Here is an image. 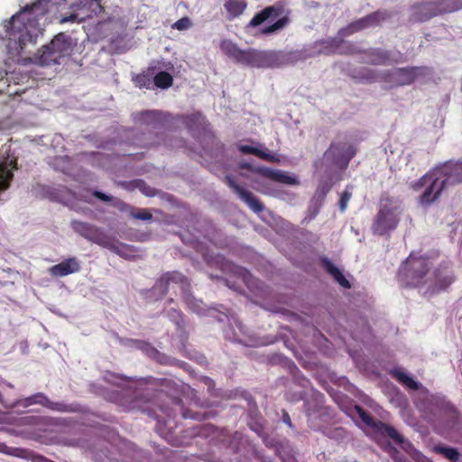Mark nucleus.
I'll list each match as a JSON object with an SVG mask.
<instances>
[{
	"label": "nucleus",
	"instance_id": "13",
	"mask_svg": "<svg viewBox=\"0 0 462 462\" xmlns=\"http://www.w3.org/2000/svg\"><path fill=\"white\" fill-rule=\"evenodd\" d=\"M326 154L331 156L336 164L346 169L356 154V147L346 141H337L330 144Z\"/></svg>",
	"mask_w": 462,
	"mask_h": 462
},
{
	"label": "nucleus",
	"instance_id": "50",
	"mask_svg": "<svg viewBox=\"0 0 462 462\" xmlns=\"http://www.w3.org/2000/svg\"><path fill=\"white\" fill-rule=\"evenodd\" d=\"M236 324V327L239 328L240 332L242 334H244L245 333L244 332V326L242 325V323L237 321Z\"/></svg>",
	"mask_w": 462,
	"mask_h": 462
},
{
	"label": "nucleus",
	"instance_id": "28",
	"mask_svg": "<svg viewBox=\"0 0 462 462\" xmlns=\"http://www.w3.org/2000/svg\"><path fill=\"white\" fill-rule=\"evenodd\" d=\"M92 195L95 198H97V199H99L101 201H104V202H112V201H114L113 205L115 207H116L122 212L128 213L129 216H131L132 212H134V207H133V206L124 202L121 199H114L112 196L106 195L104 192H101V191H98V190H94Z\"/></svg>",
	"mask_w": 462,
	"mask_h": 462
},
{
	"label": "nucleus",
	"instance_id": "16",
	"mask_svg": "<svg viewBox=\"0 0 462 462\" xmlns=\"http://www.w3.org/2000/svg\"><path fill=\"white\" fill-rule=\"evenodd\" d=\"M225 183L232 189V190L239 196V198L248 205V207L255 213L263 211V205L262 202L249 190L245 189L238 185L231 175L225 177Z\"/></svg>",
	"mask_w": 462,
	"mask_h": 462
},
{
	"label": "nucleus",
	"instance_id": "3",
	"mask_svg": "<svg viewBox=\"0 0 462 462\" xmlns=\"http://www.w3.org/2000/svg\"><path fill=\"white\" fill-rule=\"evenodd\" d=\"M304 57L299 51H259L247 49L240 64L251 68H280L294 65Z\"/></svg>",
	"mask_w": 462,
	"mask_h": 462
},
{
	"label": "nucleus",
	"instance_id": "2",
	"mask_svg": "<svg viewBox=\"0 0 462 462\" xmlns=\"http://www.w3.org/2000/svg\"><path fill=\"white\" fill-rule=\"evenodd\" d=\"M124 403L125 411L138 410L142 412L147 413L149 416L157 420L155 430L160 436L171 442L172 445H178L173 437V430L177 428L175 420V414L170 408L158 407L161 414H158L149 400H144L142 397H127Z\"/></svg>",
	"mask_w": 462,
	"mask_h": 462
},
{
	"label": "nucleus",
	"instance_id": "49",
	"mask_svg": "<svg viewBox=\"0 0 462 462\" xmlns=\"http://www.w3.org/2000/svg\"><path fill=\"white\" fill-rule=\"evenodd\" d=\"M205 383L208 386V387H211L214 385V381L208 377H207L205 379Z\"/></svg>",
	"mask_w": 462,
	"mask_h": 462
},
{
	"label": "nucleus",
	"instance_id": "36",
	"mask_svg": "<svg viewBox=\"0 0 462 462\" xmlns=\"http://www.w3.org/2000/svg\"><path fill=\"white\" fill-rule=\"evenodd\" d=\"M152 81V71H143L134 78V84L140 88H150Z\"/></svg>",
	"mask_w": 462,
	"mask_h": 462
},
{
	"label": "nucleus",
	"instance_id": "47",
	"mask_svg": "<svg viewBox=\"0 0 462 462\" xmlns=\"http://www.w3.org/2000/svg\"><path fill=\"white\" fill-rule=\"evenodd\" d=\"M240 168H241V169H245V170H248V171H253V172L257 173V172L255 171V170H256L257 168H254V167H253L250 163H248V162H242V163H240Z\"/></svg>",
	"mask_w": 462,
	"mask_h": 462
},
{
	"label": "nucleus",
	"instance_id": "5",
	"mask_svg": "<svg viewBox=\"0 0 462 462\" xmlns=\"http://www.w3.org/2000/svg\"><path fill=\"white\" fill-rule=\"evenodd\" d=\"M430 270V264L427 257L411 254L401 265L398 279L403 287L420 288L426 284V276Z\"/></svg>",
	"mask_w": 462,
	"mask_h": 462
},
{
	"label": "nucleus",
	"instance_id": "10",
	"mask_svg": "<svg viewBox=\"0 0 462 462\" xmlns=\"http://www.w3.org/2000/svg\"><path fill=\"white\" fill-rule=\"evenodd\" d=\"M355 411L360 420L375 433L382 437H388L397 444H402L404 442L403 437L394 427L381 420H375L364 408L359 405L355 406Z\"/></svg>",
	"mask_w": 462,
	"mask_h": 462
},
{
	"label": "nucleus",
	"instance_id": "32",
	"mask_svg": "<svg viewBox=\"0 0 462 462\" xmlns=\"http://www.w3.org/2000/svg\"><path fill=\"white\" fill-rule=\"evenodd\" d=\"M433 451L444 456L451 462H457L460 457V454L456 448L436 445L433 448Z\"/></svg>",
	"mask_w": 462,
	"mask_h": 462
},
{
	"label": "nucleus",
	"instance_id": "4",
	"mask_svg": "<svg viewBox=\"0 0 462 462\" xmlns=\"http://www.w3.org/2000/svg\"><path fill=\"white\" fill-rule=\"evenodd\" d=\"M291 11L283 1H277L256 13L249 21L246 28H255L266 21L277 19L273 23L261 28L260 34L272 35L287 27L291 23Z\"/></svg>",
	"mask_w": 462,
	"mask_h": 462
},
{
	"label": "nucleus",
	"instance_id": "35",
	"mask_svg": "<svg viewBox=\"0 0 462 462\" xmlns=\"http://www.w3.org/2000/svg\"><path fill=\"white\" fill-rule=\"evenodd\" d=\"M324 434L331 439L342 441L347 438L348 432L343 427H333L326 429Z\"/></svg>",
	"mask_w": 462,
	"mask_h": 462
},
{
	"label": "nucleus",
	"instance_id": "30",
	"mask_svg": "<svg viewBox=\"0 0 462 462\" xmlns=\"http://www.w3.org/2000/svg\"><path fill=\"white\" fill-rule=\"evenodd\" d=\"M238 149L242 153L253 154L270 162H277L279 161V159L275 155L265 152L256 147H253L250 145H240Z\"/></svg>",
	"mask_w": 462,
	"mask_h": 462
},
{
	"label": "nucleus",
	"instance_id": "20",
	"mask_svg": "<svg viewBox=\"0 0 462 462\" xmlns=\"http://www.w3.org/2000/svg\"><path fill=\"white\" fill-rule=\"evenodd\" d=\"M255 171L263 177L268 178L273 181L288 184V185H297L299 184V180L296 177L288 175L287 173L279 171L273 170L268 167H257Z\"/></svg>",
	"mask_w": 462,
	"mask_h": 462
},
{
	"label": "nucleus",
	"instance_id": "11",
	"mask_svg": "<svg viewBox=\"0 0 462 462\" xmlns=\"http://www.w3.org/2000/svg\"><path fill=\"white\" fill-rule=\"evenodd\" d=\"M389 17L390 14L386 11L378 10L373 12L340 29L339 35L342 37H346L365 29L378 26L381 22L385 21Z\"/></svg>",
	"mask_w": 462,
	"mask_h": 462
},
{
	"label": "nucleus",
	"instance_id": "1",
	"mask_svg": "<svg viewBox=\"0 0 462 462\" xmlns=\"http://www.w3.org/2000/svg\"><path fill=\"white\" fill-rule=\"evenodd\" d=\"M50 0H34L4 23L10 51H21L29 42H35L42 33L39 18L49 12Z\"/></svg>",
	"mask_w": 462,
	"mask_h": 462
},
{
	"label": "nucleus",
	"instance_id": "25",
	"mask_svg": "<svg viewBox=\"0 0 462 462\" xmlns=\"http://www.w3.org/2000/svg\"><path fill=\"white\" fill-rule=\"evenodd\" d=\"M321 265L324 268V270L329 273L333 279L343 288L349 289L351 287V284L349 281L344 276V274L341 273V271L333 264V263L326 258H321Z\"/></svg>",
	"mask_w": 462,
	"mask_h": 462
},
{
	"label": "nucleus",
	"instance_id": "43",
	"mask_svg": "<svg viewBox=\"0 0 462 462\" xmlns=\"http://www.w3.org/2000/svg\"><path fill=\"white\" fill-rule=\"evenodd\" d=\"M191 25H192V23H191L190 19L188 16H185V17H182V18L179 19L178 21H176L173 23L172 28L177 29L179 31H184V30H188L189 28H190Z\"/></svg>",
	"mask_w": 462,
	"mask_h": 462
},
{
	"label": "nucleus",
	"instance_id": "44",
	"mask_svg": "<svg viewBox=\"0 0 462 462\" xmlns=\"http://www.w3.org/2000/svg\"><path fill=\"white\" fill-rule=\"evenodd\" d=\"M134 187L138 188L144 195L146 196H153L154 193L152 189L146 185V183L142 180H137L134 181Z\"/></svg>",
	"mask_w": 462,
	"mask_h": 462
},
{
	"label": "nucleus",
	"instance_id": "48",
	"mask_svg": "<svg viewBox=\"0 0 462 462\" xmlns=\"http://www.w3.org/2000/svg\"><path fill=\"white\" fill-rule=\"evenodd\" d=\"M134 343L137 345L138 347L143 348V346H147L148 344L144 341L141 340H135Z\"/></svg>",
	"mask_w": 462,
	"mask_h": 462
},
{
	"label": "nucleus",
	"instance_id": "18",
	"mask_svg": "<svg viewBox=\"0 0 462 462\" xmlns=\"http://www.w3.org/2000/svg\"><path fill=\"white\" fill-rule=\"evenodd\" d=\"M80 263L76 257H69L49 269L53 277H63L79 272Z\"/></svg>",
	"mask_w": 462,
	"mask_h": 462
},
{
	"label": "nucleus",
	"instance_id": "53",
	"mask_svg": "<svg viewBox=\"0 0 462 462\" xmlns=\"http://www.w3.org/2000/svg\"><path fill=\"white\" fill-rule=\"evenodd\" d=\"M234 340H235V341H238V342H241V341H242V340L238 337V336H237V335H235V337H234Z\"/></svg>",
	"mask_w": 462,
	"mask_h": 462
},
{
	"label": "nucleus",
	"instance_id": "56",
	"mask_svg": "<svg viewBox=\"0 0 462 462\" xmlns=\"http://www.w3.org/2000/svg\"><path fill=\"white\" fill-rule=\"evenodd\" d=\"M413 7L414 8H421V7H423V5H414Z\"/></svg>",
	"mask_w": 462,
	"mask_h": 462
},
{
	"label": "nucleus",
	"instance_id": "41",
	"mask_svg": "<svg viewBox=\"0 0 462 462\" xmlns=\"http://www.w3.org/2000/svg\"><path fill=\"white\" fill-rule=\"evenodd\" d=\"M185 124L190 131H193V125H202L204 123V117L200 113L192 114L185 117Z\"/></svg>",
	"mask_w": 462,
	"mask_h": 462
},
{
	"label": "nucleus",
	"instance_id": "54",
	"mask_svg": "<svg viewBox=\"0 0 462 462\" xmlns=\"http://www.w3.org/2000/svg\"><path fill=\"white\" fill-rule=\"evenodd\" d=\"M204 428H205V430H208V429H212L213 426L210 424H208V425L204 426Z\"/></svg>",
	"mask_w": 462,
	"mask_h": 462
},
{
	"label": "nucleus",
	"instance_id": "6",
	"mask_svg": "<svg viewBox=\"0 0 462 462\" xmlns=\"http://www.w3.org/2000/svg\"><path fill=\"white\" fill-rule=\"evenodd\" d=\"M77 41L65 32H60L51 42L43 46L40 54V63L44 66L60 64V60L73 54Z\"/></svg>",
	"mask_w": 462,
	"mask_h": 462
},
{
	"label": "nucleus",
	"instance_id": "8",
	"mask_svg": "<svg viewBox=\"0 0 462 462\" xmlns=\"http://www.w3.org/2000/svg\"><path fill=\"white\" fill-rule=\"evenodd\" d=\"M70 226L76 233L79 234L86 239L106 248L116 254L123 255V252L120 248L121 245H118V243L105 234L97 226L79 220H73Z\"/></svg>",
	"mask_w": 462,
	"mask_h": 462
},
{
	"label": "nucleus",
	"instance_id": "24",
	"mask_svg": "<svg viewBox=\"0 0 462 462\" xmlns=\"http://www.w3.org/2000/svg\"><path fill=\"white\" fill-rule=\"evenodd\" d=\"M321 265L324 268V270L329 273L333 279L343 288L349 289L351 287V284L349 281L344 276V274L341 273V271L333 264V263L326 258H321Z\"/></svg>",
	"mask_w": 462,
	"mask_h": 462
},
{
	"label": "nucleus",
	"instance_id": "39",
	"mask_svg": "<svg viewBox=\"0 0 462 462\" xmlns=\"http://www.w3.org/2000/svg\"><path fill=\"white\" fill-rule=\"evenodd\" d=\"M168 318L176 324L179 329L184 328V317L180 310L176 309H171L167 312Z\"/></svg>",
	"mask_w": 462,
	"mask_h": 462
},
{
	"label": "nucleus",
	"instance_id": "12",
	"mask_svg": "<svg viewBox=\"0 0 462 462\" xmlns=\"http://www.w3.org/2000/svg\"><path fill=\"white\" fill-rule=\"evenodd\" d=\"M33 404H40L51 411L63 412V413H71V412L81 411L80 405H79L77 403H65V402H52L43 393H34V394L25 398L23 402V405L24 407H28V406H31Z\"/></svg>",
	"mask_w": 462,
	"mask_h": 462
},
{
	"label": "nucleus",
	"instance_id": "38",
	"mask_svg": "<svg viewBox=\"0 0 462 462\" xmlns=\"http://www.w3.org/2000/svg\"><path fill=\"white\" fill-rule=\"evenodd\" d=\"M180 401L179 399L174 400V402L178 405H180ZM180 411L182 413V417L184 419H192V420L200 421V420H206L208 418L206 412H204V413L197 412V411L193 412L189 409H183L182 406H180Z\"/></svg>",
	"mask_w": 462,
	"mask_h": 462
},
{
	"label": "nucleus",
	"instance_id": "27",
	"mask_svg": "<svg viewBox=\"0 0 462 462\" xmlns=\"http://www.w3.org/2000/svg\"><path fill=\"white\" fill-rule=\"evenodd\" d=\"M224 7L228 14V20H234L244 14L247 8V3L245 0H227Z\"/></svg>",
	"mask_w": 462,
	"mask_h": 462
},
{
	"label": "nucleus",
	"instance_id": "14",
	"mask_svg": "<svg viewBox=\"0 0 462 462\" xmlns=\"http://www.w3.org/2000/svg\"><path fill=\"white\" fill-rule=\"evenodd\" d=\"M171 283L180 284L182 287L189 285L188 279L180 272L172 271L163 273L155 282L151 291L152 293H158L157 299L164 297L170 288Z\"/></svg>",
	"mask_w": 462,
	"mask_h": 462
},
{
	"label": "nucleus",
	"instance_id": "37",
	"mask_svg": "<svg viewBox=\"0 0 462 462\" xmlns=\"http://www.w3.org/2000/svg\"><path fill=\"white\" fill-rule=\"evenodd\" d=\"M72 8H73V12L70 14L61 17V19H60L61 23H82L87 20L88 15L84 14V13H82V12H78V10L74 6V5H72Z\"/></svg>",
	"mask_w": 462,
	"mask_h": 462
},
{
	"label": "nucleus",
	"instance_id": "52",
	"mask_svg": "<svg viewBox=\"0 0 462 462\" xmlns=\"http://www.w3.org/2000/svg\"><path fill=\"white\" fill-rule=\"evenodd\" d=\"M430 17H432V14H430V15H427V16H425L424 18H418L417 20H418V21H424V20H428V19H430Z\"/></svg>",
	"mask_w": 462,
	"mask_h": 462
},
{
	"label": "nucleus",
	"instance_id": "40",
	"mask_svg": "<svg viewBox=\"0 0 462 462\" xmlns=\"http://www.w3.org/2000/svg\"><path fill=\"white\" fill-rule=\"evenodd\" d=\"M131 217L138 220L149 221L152 219V214L147 208H135L132 212Z\"/></svg>",
	"mask_w": 462,
	"mask_h": 462
},
{
	"label": "nucleus",
	"instance_id": "33",
	"mask_svg": "<svg viewBox=\"0 0 462 462\" xmlns=\"http://www.w3.org/2000/svg\"><path fill=\"white\" fill-rule=\"evenodd\" d=\"M392 375L399 383L406 385L408 388L412 389V390L419 389V383L413 378L410 377L408 374H406L402 371L395 369V370L392 371Z\"/></svg>",
	"mask_w": 462,
	"mask_h": 462
},
{
	"label": "nucleus",
	"instance_id": "45",
	"mask_svg": "<svg viewBox=\"0 0 462 462\" xmlns=\"http://www.w3.org/2000/svg\"><path fill=\"white\" fill-rule=\"evenodd\" d=\"M351 199V193L347 190H345L341 196L338 202L340 211L344 212L347 207V204Z\"/></svg>",
	"mask_w": 462,
	"mask_h": 462
},
{
	"label": "nucleus",
	"instance_id": "26",
	"mask_svg": "<svg viewBox=\"0 0 462 462\" xmlns=\"http://www.w3.org/2000/svg\"><path fill=\"white\" fill-rule=\"evenodd\" d=\"M220 49L225 55L239 64L245 51V50L240 49L236 43L226 39L221 41Z\"/></svg>",
	"mask_w": 462,
	"mask_h": 462
},
{
	"label": "nucleus",
	"instance_id": "34",
	"mask_svg": "<svg viewBox=\"0 0 462 462\" xmlns=\"http://www.w3.org/2000/svg\"><path fill=\"white\" fill-rule=\"evenodd\" d=\"M153 83L159 88H168L173 84L172 76L167 71H161L153 77Z\"/></svg>",
	"mask_w": 462,
	"mask_h": 462
},
{
	"label": "nucleus",
	"instance_id": "55",
	"mask_svg": "<svg viewBox=\"0 0 462 462\" xmlns=\"http://www.w3.org/2000/svg\"><path fill=\"white\" fill-rule=\"evenodd\" d=\"M167 302H168V303H172V302H173V299H172V298L168 299V300H167Z\"/></svg>",
	"mask_w": 462,
	"mask_h": 462
},
{
	"label": "nucleus",
	"instance_id": "23",
	"mask_svg": "<svg viewBox=\"0 0 462 462\" xmlns=\"http://www.w3.org/2000/svg\"><path fill=\"white\" fill-rule=\"evenodd\" d=\"M8 165H11L13 169H16V160L9 161L7 157L0 161V192L8 189L10 181L13 179V173L8 169Z\"/></svg>",
	"mask_w": 462,
	"mask_h": 462
},
{
	"label": "nucleus",
	"instance_id": "19",
	"mask_svg": "<svg viewBox=\"0 0 462 462\" xmlns=\"http://www.w3.org/2000/svg\"><path fill=\"white\" fill-rule=\"evenodd\" d=\"M454 282V276L451 272L443 270L441 266L434 271V283L429 287L431 294L438 293L446 290Z\"/></svg>",
	"mask_w": 462,
	"mask_h": 462
},
{
	"label": "nucleus",
	"instance_id": "31",
	"mask_svg": "<svg viewBox=\"0 0 462 462\" xmlns=\"http://www.w3.org/2000/svg\"><path fill=\"white\" fill-rule=\"evenodd\" d=\"M368 55V62L372 65H385L390 60V54L380 49H373L366 51Z\"/></svg>",
	"mask_w": 462,
	"mask_h": 462
},
{
	"label": "nucleus",
	"instance_id": "46",
	"mask_svg": "<svg viewBox=\"0 0 462 462\" xmlns=\"http://www.w3.org/2000/svg\"><path fill=\"white\" fill-rule=\"evenodd\" d=\"M282 421L288 425L290 428H293V424L291 422V417L289 415V413L287 412V411L285 410H282Z\"/></svg>",
	"mask_w": 462,
	"mask_h": 462
},
{
	"label": "nucleus",
	"instance_id": "21",
	"mask_svg": "<svg viewBox=\"0 0 462 462\" xmlns=\"http://www.w3.org/2000/svg\"><path fill=\"white\" fill-rule=\"evenodd\" d=\"M135 120L152 128H159L164 121L162 113L155 110L141 112L135 116Z\"/></svg>",
	"mask_w": 462,
	"mask_h": 462
},
{
	"label": "nucleus",
	"instance_id": "42",
	"mask_svg": "<svg viewBox=\"0 0 462 462\" xmlns=\"http://www.w3.org/2000/svg\"><path fill=\"white\" fill-rule=\"evenodd\" d=\"M434 173H426L421 178H420L417 181L413 182L411 188L414 190H419L422 187L427 186L430 183V180Z\"/></svg>",
	"mask_w": 462,
	"mask_h": 462
},
{
	"label": "nucleus",
	"instance_id": "15",
	"mask_svg": "<svg viewBox=\"0 0 462 462\" xmlns=\"http://www.w3.org/2000/svg\"><path fill=\"white\" fill-rule=\"evenodd\" d=\"M436 173L439 175L446 188L462 183V161L447 162L438 168Z\"/></svg>",
	"mask_w": 462,
	"mask_h": 462
},
{
	"label": "nucleus",
	"instance_id": "9",
	"mask_svg": "<svg viewBox=\"0 0 462 462\" xmlns=\"http://www.w3.org/2000/svg\"><path fill=\"white\" fill-rule=\"evenodd\" d=\"M399 223L396 208L388 204H381L380 208L372 224L373 234L383 236L394 230Z\"/></svg>",
	"mask_w": 462,
	"mask_h": 462
},
{
	"label": "nucleus",
	"instance_id": "22",
	"mask_svg": "<svg viewBox=\"0 0 462 462\" xmlns=\"http://www.w3.org/2000/svg\"><path fill=\"white\" fill-rule=\"evenodd\" d=\"M74 6L78 12H82L88 15L87 20L97 16L104 11L99 0H79Z\"/></svg>",
	"mask_w": 462,
	"mask_h": 462
},
{
	"label": "nucleus",
	"instance_id": "17",
	"mask_svg": "<svg viewBox=\"0 0 462 462\" xmlns=\"http://www.w3.org/2000/svg\"><path fill=\"white\" fill-rule=\"evenodd\" d=\"M446 189L439 176H432L430 183L426 186L425 190L420 197V202L422 205H430L436 201L440 196L443 189Z\"/></svg>",
	"mask_w": 462,
	"mask_h": 462
},
{
	"label": "nucleus",
	"instance_id": "7",
	"mask_svg": "<svg viewBox=\"0 0 462 462\" xmlns=\"http://www.w3.org/2000/svg\"><path fill=\"white\" fill-rule=\"evenodd\" d=\"M427 69L423 66L397 68L381 76L377 75L374 70L365 69V75L362 78L368 82L376 81L381 79L385 82L391 83L392 87H402L412 84L420 76H425Z\"/></svg>",
	"mask_w": 462,
	"mask_h": 462
},
{
	"label": "nucleus",
	"instance_id": "29",
	"mask_svg": "<svg viewBox=\"0 0 462 462\" xmlns=\"http://www.w3.org/2000/svg\"><path fill=\"white\" fill-rule=\"evenodd\" d=\"M204 139L207 140L208 144L211 145L210 148L203 145L205 152H208L212 157H217L218 154L223 153L224 145L217 140V138L213 134H211L210 132H206L205 129Z\"/></svg>",
	"mask_w": 462,
	"mask_h": 462
},
{
	"label": "nucleus",
	"instance_id": "51",
	"mask_svg": "<svg viewBox=\"0 0 462 462\" xmlns=\"http://www.w3.org/2000/svg\"><path fill=\"white\" fill-rule=\"evenodd\" d=\"M319 53L329 54L330 51L328 49V47H326L325 50H320Z\"/></svg>",
	"mask_w": 462,
	"mask_h": 462
}]
</instances>
